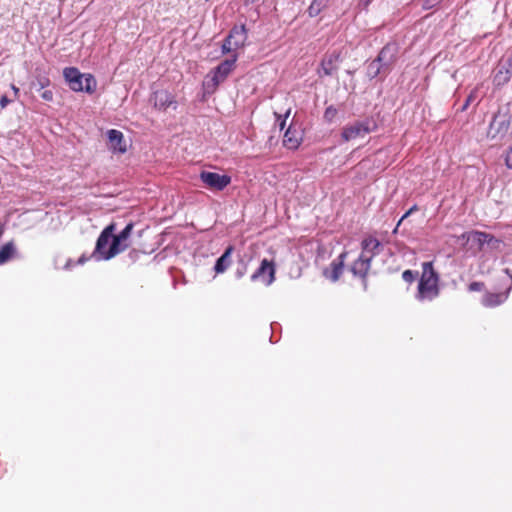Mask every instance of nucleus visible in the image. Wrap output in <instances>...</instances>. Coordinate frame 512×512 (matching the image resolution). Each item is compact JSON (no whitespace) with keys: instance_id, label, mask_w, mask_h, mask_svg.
Wrapping results in <instances>:
<instances>
[{"instance_id":"nucleus-1","label":"nucleus","mask_w":512,"mask_h":512,"mask_svg":"<svg viewBox=\"0 0 512 512\" xmlns=\"http://www.w3.org/2000/svg\"><path fill=\"white\" fill-rule=\"evenodd\" d=\"M133 228L134 224L130 222L121 232L115 235L116 224L110 223L100 233L93 255L98 259L110 260L124 252L130 246L129 239Z\"/></svg>"},{"instance_id":"nucleus-2","label":"nucleus","mask_w":512,"mask_h":512,"mask_svg":"<svg viewBox=\"0 0 512 512\" xmlns=\"http://www.w3.org/2000/svg\"><path fill=\"white\" fill-rule=\"evenodd\" d=\"M439 276L432 262L422 264V274L418 283L416 298L420 301H432L439 295Z\"/></svg>"},{"instance_id":"nucleus-3","label":"nucleus","mask_w":512,"mask_h":512,"mask_svg":"<svg viewBox=\"0 0 512 512\" xmlns=\"http://www.w3.org/2000/svg\"><path fill=\"white\" fill-rule=\"evenodd\" d=\"M237 59L238 55L232 54L230 59L222 61L207 74L203 81L205 93L213 94L217 90L218 86L224 82L228 75L234 70Z\"/></svg>"},{"instance_id":"nucleus-4","label":"nucleus","mask_w":512,"mask_h":512,"mask_svg":"<svg viewBox=\"0 0 512 512\" xmlns=\"http://www.w3.org/2000/svg\"><path fill=\"white\" fill-rule=\"evenodd\" d=\"M63 75L73 91H85L92 94L96 90L97 82L91 74H82L75 67H67L64 69Z\"/></svg>"},{"instance_id":"nucleus-5","label":"nucleus","mask_w":512,"mask_h":512,"mask_svg":"<svg viewBox=\"0 0 512 512\" xmlns=\"http://www.w3.org/2000/svg\"><path fill=\"white\" fill-rule=\"evenodd\" d=\"M376 129V124L372 119L355 121L343 127L341 138L348 142L357 138H363Z\"/></svg>"},{"instance_id":"nucleus-6","label":"nucleus","mask_w":512,"mask_h":512,"mask_svg":"<svg viewBox=\"0 0 512 512\" xmlns=\"http://www.w3.org/2000/svg\"><path fill=\"white\" fill-rule=\"evenodd\" d=\"M247 38L248 34L245 25L234 26L223 41L221 46L222 53L236 54L235 52L238 49H242L246 45Z\"/></svg>"},{"instance_id":"nucleus-7","label":"nucleus","mask_w":512,"mask_h":512,"mask_svg":"<svg viewBox=\"0 0 512 512\" xmlns=\"http://www.w3.org/2000/svg\"><path fill=\"white\" fill-rule=\"evenodd\" d=\"M394 51H389V47H384L377 58L368 66V76L370 78L377 77L381 70L385 67V72L390 70V66L394 62Z\"/></svg>"},{"instance_id":"nucleus-8","label":"nucleus","mask_w":512,"mask_h":512,"mask_svg":"<svg viewBox=\"0 0 512 512\" xmlns=\"http://www.w3.org/2000/svg\"><path fill=\"white\" fill-rule=\"evenodd\" d=\"M459 238L466 240V242H473L477 246L478 251H481L485 244L491 245L494 248H498L501 244V240L495 238L492 234L478 230L465 232Z\"/></svg>"},{"instance_id":"nucleus-9","label":"nucleus","mask_w":512,"mask_h":512,"mask_svg":"<svg viewBox=\"0 0 512 512\" xmlns=\"http://www.w3.org/2000/svg\"><path fill=\"white\" fill-rule=\"evenodd\" d=\"M200 179L208 188L217 191H222L231 183L230 176L210 171H202Z\"/></svg>"},{"instance_id":"nucleus-10","label":"nucleus","mask_w":512,"mask_h":512,"mask_svg":"<svg viewBox=\"0 0 512 512\" xmlns=\"http://www.w3.org/2000/svg\"><path fill=\"white\" fill-rule=\"evenodd\" d=\"M275 263L268 259L261 261L258 269L251 275L252 281H261L266 285H270L275 280Z\"/></svg>"},{"instance_id":"nucleus-11","label":"nucleus","mask_w":512,"mask_h":512,"mask_svg":"<svg viewBox=\"0 0 512 512\" xmlns=\"http://www.w3.org/2000/svg\"><path fill=\"white\" fill-rule=\"evenodd\" d=\"M341 60L340 51H332L327 53L320 63L318 69L319 77L332 76L338 70V63Z\"/></svg>"},{"instance_id":"nucleus-12","label":"nucleus","mask_w":512,"mask_h":512,"mask_svg":"<svg viewBox=\"0 0 512 512\" xmlns=\"http://www.w3.org/2000/svg\"><path fill=\"white\" fill-rule=\"evenodd\" d=\"M512 76V55L500 62L493 76V84L499 88L506 85Z\"/></svg>"},{"instance_id":"nucleus-13","label":"nucleus","mask_w":512,"mask_h":512,"mask_svg":"<svg viewBox=\"0 0 512 512\" xmlns=\"http://www.w3.org/2000/svg\"><path fill=\"white\" fill-rule=\"evenodd\" d=\"M510 121L505 114H495L488 129V137L495 139L504 136L509 129Z\"/></svg>"},{"instance_id":"nucleus-14","label":"nucleus","mask_w":512,"mask_h":512,"mask_svg":"<svg viewBox=\"0 0 512 512\" xmlns=\"http://www.w3.org/2000/svg\"><path fill=\"white\" fill-rule=\"evenodd\" d=\"M150 100L153 103L154 108L160 111H165L172 104L176 103L174 95L167 90H158L153 92Z\"/></svg>"},{"instance_id":"nucleus-15","label":"nucleus","mask_w":512,"mask_h":512,"mask_svg":"<svg viewBox=\"0 0 512 512\" xmlns=\"http://www.w3.org/2000/svg\"><path fill=\"white\" fill-rule=\"evenodd\" d=\"M346 257L347 252H342L335 260L331 262L329 267L324 270V276L331 281H337L342 275Z\"/></svg>"},{"instance_id":"nucleus-16","label":"nucleus","mask_w":512,"mask_h":512,"mask_svg":"<svg viewBox=\"0 0 512 512\" xmlns=\"http://www.w3.org/2000/svg\"><path fill=\"white\" fill-rule=\"evenodd\" d=\"M107 136L109 140V148L113 152L125 153L127 151V145L121 131L111 129L107 132Z\"/></svg>"},{"instance_id":"nucleus-17","label":"nucleus","mask_w":512,"mask_h":512,"mask_svg":"<svg viewBox=\"0 0 512 512\" xmlns=\"http://www.w3.org/2000/svg\"><path fill=\"white\" fill-rule=\"evenodd\" d=\"M371 256H366L361 253L358 259H356L351 267V271L354 275L359 276L363 279L366 278L370 269Z\"/></svg>"},{"instance_id":"nucleus-18","label":"nucleus","mask_w":512,"mask_h":512,"mask_svg":"<svg viewBox=\"0 0 512 512\" xmlns=\"http://www.w3.org/2000/svg\"><path fill=\"white\" fill-rule=\"evenodd\" d=\"M509 296V291L492 293L487 292L483 295L482 304L487 308H494L503 304Z\"/></svg>"},{"instance_id":"nucleus-19","label":"nucleus","mask_w":512,"mask_h":512,"mask_svg":"<svg viewBox=\"0 0 512 512\" xmlns=\"http://www.w3.org/2000/svg\"><path fill=\"white\" fill-rule=\"evenodd\" d=\"M302 142V136L299 131L291 125L284 134L283 145L288 149H297Z\"/></svg>"},{"instance_id":"nucleus-20","label":"nucleus","mask_w":512,"mask_h":512,"mask_svg":"<svg viewBox=\"0 0 512 512\" xmlns=\"http://www.w3.org/2000/svg\"><path fill=\"white\" fill-rule=\"evenodd\" d=\"M362 253L366 256H371V258L377 253V249L380 246V242L375 237H367L365 238L362 243Z\"/></svg>"},{"instance_id":"nucleus-21","label":"nucleus","mask_w":512,"mask_h":512,"mask_svg":"<svg viewBox=\"0 0 512 512\" xmlns=\"http://www.w3.org/2000/svg\"><path fill=\"white\" fill-rule=\"evenodd\" d=\"M233 252V247L229 246L225 252L217 259L214 270L217 274L223 273L230 265V256Z\"/></svg>"},{"instance_id":"nucleus-22","label":"nucleus","mask_w":512,"mask_h":512,"mask_svg":"<svg viewBox=\"0 0 512 512\" xmlns=\"http://www.w3.org/2000/svg\"><path fill=\"white\" fill-rule=\"evenodd\" d=\"M16 254V247L13 241L5 243L0 248V265L10 261Z\"/></svg>"},{"instance_id":"nucleus-23","label":"nucleus","mask_w":512,"mask_h":512,"mask_svg":"<svg viewBox=\"0 0 512 512\" xmlns=\"http://www.w3.org/2000/svg\"><path fill=\"white\" fill-rule=\"evenodd\" d=\"M329 0H313L307 9L310 17H316L327 6Z\"/></svg>"},{"instance_id":"nucleus-24","label":"nucleus","mask_w":512,"mask_h":512,"mask_svg":"<svg viewBox=\"0 0 512 512\" xmlns=\"http://www.w3.org/2000/svg\"><path fill=\"white\" fill-rule=\"evenodd\" d=\"M481 84L477 85L468 95L465 103L463 104L462 108H461V111H465L467 110V108L469 107V105L474 102L477 97H478V90L480 88Z\"/></svg>"},{"instance_id":"nucleus-25","label":"nucleus","mask_w":512,"mask_h":512,"mask_svg":"<svg viewBox=\"0 0 512 512\" xmlns=\"http://www.w3.org/2000/svg\"><path fill=\"white\" fill-rule=\"evenodd\" d=\"M337 115H338L337 108L330 105L325 109L323 118L326 122L331 123V122H333V120L336 118Z\"/></svg>"},{"instance_id":"nucleus-26","label":"nucleus","mask_w":512,"mask_h":512,"mask_svg":"<svg viewBox=\"0 0 512 512\" xmlns=\"http://www.w3.org/2000/svg\"><path fill=\"white\" fill-rule=\"evenodd\" d=\"M417 276L418 272L412 270H405L402 273V279L409 284L413 283L416 280Z\"/></svg>"},{"instance_id":"nucleus-27","label":"nucleus","mask_w":512,"mask_h":512,"mask_svg":"<svg viewBox=\"0 0 512 512\" xmlns=\"http://www.w3.org/2000/svg\"><path fill=\"white\" fill-rule=\"evenodd\" d=\"M503 159L505 166L512 169V145L504 152Z\"/></svg>"},{"instance_id":"nucleus-28","label":"nucleus","mask_w":512,"mask_h":512,"mask_svg":"<svg viewBox=\"0 0 512 512\" xmlns=\"http://www.w3.org/2000/svg\"><path fill=\"white\" fill-rule=\"evenodd\" d=\"M484 288H485V284H484L483 282H479V281L471 282V283L468 285V290H469L470 292H478V291H482Z\"/></svg>"},{"instance_id":"nucleus-29","label":"nucleus","mask_w":512,"mask_h":512,"mask_svg":"<svg viewBox=\"0 0 512 512\" xmlns=\"http://www.w3.org/2000/svg\"><path fill=\"white\" fill-rule=\"evenodd\" d=\"M41 98L45 101L51 102L54 99V93L52 90H45L41 93Z\"/></svg>"},{"instance_id":"nucleus-30","label":"nucleus","mask_w":512,"mask_h":512,"mask_svg":"<svg viewBox=\"0 0 512 512\" xmlns=\"http://www.w3.org/2000/svg\"><path fill=\"white\" fill-rule=\"evenodd\" d=\"M37 81H38V85H39L40 89H43V88L49 86V84H50V79L46 76L39 77L37 79Z\"/></svg>"},{"instance_id":"nucleus-31","label":"nucleus","mask_w":512,"mask_h":512,"mask_svg":"<svg viewBox=\"0 0 512 512\" xmlns=\"http://www.w3.org/2000/svg\"><path fill=\"white\" fill-rule=\"evenodd\" d=\"M290 112H291V109H288L284 115V118L280 121L279 123V126H280V129L282 130L284 127H285V124H286V118L289 117L290 115Z\"/></svg>"},{"instance_id":"nucleus-32","label":"nucleus","mask_w":512,"mask_h":512,"mask_svg":"<svg viewBox=\"0 0 512 512\" xmlns=\"http://www.w3.org/2000/svg\"><path fill=\"white\" fill-rule=\"evenodd\" d=\"M10 103V100L7 98V96L3 95L0 98V106L1 108H5Z\"/></svg>"},{"instance_id":"nucleus-33","label":"nucleus","mask_w":512,"mask_h":512,"mask_svg":"<svg viewBox=\"0 0 512 512\" xmlns=\"http://www.w3.org/2000/svg\"><path fill=\"white\" fill-rule=\"evenodd\" d=\"M413 209H414V208H411L409 211H407V212L402 216V218L399 220V222H398V224H397V227H396V228H398V227H399V225L401 224V222H402V221H403V220H404V219H405V218H406V217H407V216H408V215L413 211ZM396 230H397V229H395V231H396Z\"/></svg>"},{"instance_id":"nucleus-34","label":"nucleus","mask_w":512,"mask_h":512,"mask_svg":"<svg viewBox=\"0 0 512 512\" xmlns=\"http://www.w3.org/2000/svg\"><path fill=\"white\" fill-rule=\"evenodd\" d=\"M11 88L15 94V97L17 98L19 96V88L16 87L14 84L11 85Z\"/></svg>"},{"instance_id":"nucleus-35","label":"nucleus","mask_w":512,"mask_h":512,"mask_svg":"<svg viewBox=\"0 0 512 512\" xmlns=\"http://www.w3.org/2000/svg\"><path fill=\"white\" fill-rule=\"evenodd\" d=\"M87 260H88V258H85L84 256H82L79 258L78 263L83 264Z\"/></svg>"},{"instance_id":"nucleus-36","label":"nucleus","mask_w":512,"mask_h":512,"mask_svg":"<svg viewBox=\"0 0 512 512\" xmlns=\"http://www.w3.org/2000/svg\"><path fill=\"white\" fill-rule=\"evenodd\" d=\"M258 0H245V3L246 4H253L255 2H257Z\"/></svg>"},{"instance_id":"nucleus-37","label":"nucleus","mask_w":512,"mask_h":512,"mask_svg":"<svg viewBox=\"0 0 512 512\" xmlns=\"http://www.w3.org/2000/svg\"><path fill=\"white\" fill-rule=\"evenodd\" d=\"M4 233V227L3 225L0 223V237L3 235Z\"/></svg>"},{"instance_id":"nucleus-38","label":"nucleus","mask_w":512,"mask_h":512,"mask_svg":"<svg viewBox=\"0 0 512 512\" xmlns=\"http://www.w3.org/2000/svg\"><path fill=\"white\" fill-rule=\"evenodd\" d=\"M274 114H275V116L277 117L278 120H281V115L280 114H278L276 112Z\"/></svg>"},{"instance_id":"nucleus-39","label":"nucleus","mask_w":512,"mask_h":512,"mask_svg":"<svg viewBox=\"0 0 512 512\" xmlns=\"http://www.w3.org/2000/svg\"><path fill=\"white\" fill-rule=\"evenodd\" d=\"M238 277H242L244 275V272H238Z\"/></svg>"}]
</instances>
